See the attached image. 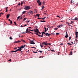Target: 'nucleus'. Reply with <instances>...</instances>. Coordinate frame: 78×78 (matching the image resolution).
Listing matches in <instances>:
<instances>
[{
  "mask_svg": "<svg viewBox=\"0 0 78 78\" xmlns=\"http://www.w3.org/2000/svg\"><path fill=\"white\" fill-rule=\"evenodd\" d=\"M23 2H21V5H22V4H23Z\"/></svg>",
  "mask_w": 78,
  "mask_h": 78,
  "instance_id": "58",
  "label": "nucleus"
},
{
  "mask_svg": "<svg viewBox=\"0 0 78 78\" xmlns=\"http://www.w3.org/2000/svg\"><path fill=\"white\" fill-rule=\"evenodd\" d=\"M20 5H21L20 3H19V4H18V6H20Z\"/></svg>",
  "mask_w": 78,
  "mask_h": 78,
  "instance_id": "45",
  "label": "nucleus"
},
{
  "mask_svg": "<svg viewBox=\"0 0 78 78\" xmlns=\"http://www.w3.org/2000/svg\"><path fill=\"white\" fill-rule=\"evenodd\" d=\"M43 32H42V33H41V34H42V35L41 36V37H43Z\"/></svg>",
  "mask_w": 78,
  "mask_h": 78,
  "instance_id": "37",
  "label": "nucleus"
},
{
  "mask_svg": "<svg viewBox=\"0 0 78 78\" xmlns=\"http://www.w3.org/2000/svg\"><path fill=\"white\" fill-rule=\"evenodd\" d=\"M46 26L47 27H48V28H50V26H49V25H47Z\"/></svg>",
  "mask_w": 78,
  "mask_h": 78,
  "instance_id": "18",
  "label": "nucleus"
},
{
  "mask_svg": "<svg viewBox=\"0 0 78 78\" xmlns=\"http://www.w3.org/2000/svg\"><path fill=\"white\" fill-rule=\"evenodd\" d=\"M17 48L16 47V48H14V49H15V50H16Z\"/></svg>",
  "mask_w": 78,
  "mask_h": 78,
  "instance_id": "47",
  "label": "nucleus"
},
{
  "mask_svg": "<svg viewBox=\"0 0 78 78\" xmlns=\"http://www.w3.org/2000/svg\"><path fill=\"white\" fill-rule=\"evenodd\" d=\"M28 29H29L28 27V28H27V29L26 30V32H23V34H26L27 33H28V31L29 30Z\"/></svg>",
  "mask_w": 78,
  "mask_h": 78,
  "instance_id": "9",
  "label": "nucleus"
},
{
  "mask_svg": "<svg viewBox=\"0 0 78 78\" xmlns=\"http://www.w3.org/2000/svg\"><path fill=\"white\" fill-rule=\"evenodd\" d=\"M38 19H42V18H37Z\"/></svg>",
  "mask_w": 78,
  "mask_h": 78,
  "instance_id": "53",
  "label": "nucleus"
},
{
  "mask_svg": "<svg viewBox=\"0 0 78 78\" xmlns=\"http://www.w3.org/2000/svg\"><path fill=\"white\" fill-rule=\"evenodd\" d=\"M9 16H10V14H7L6 15V17H7V19H8Z\"/></svg>",
  "mask_w": 78,
  "mask_h": 78,
  "instance_id": "11",
  "label": "nucleus"
},
{
  "mask_svg": "<svg viewBox=\"0 0 78 78\" xmlns=\"http://www.w3.org/2000/svg\"><path fill=\"white\" fill-rule=\"evenodd\" d=\"M30 9V6H25L24 8V9H26V10L27 9Z\"/></svg>",
  "mask_w": 78,
  "mask_h": 78,
  "instance_id": "3",
  "label": "nucleus"
},
{
  "mask_svg": "<svg viewBox=\"0 0 78 78\" xmlns=\"http://www.w3.org/2000/svg\"><path fill=\"white\" fill-rule=\"evenodd\" d=\"M37 3H38L39 6H41V5L42 4H41V2H40V0H37Z\"/></svg>",
  "mask_w": 78,
  "mask_h": 78,
  "instance_id": "2",
  "label": "nucleus"
},
{
  "mask_svg": "<svg viewBox=\"0 0 78 78\" xmlns=\"http://www.w3.org/2000/svg\"><path fill=\"white\" fill-rule=\"evenodd\" d=\"M71 3H73V0H72L71 1Z\"/></svg>",
  "mask_w": 78,
  "mask_h": 78,
  "instance_id": "59",
  "label": "nucleus"
},
{
  "mask_svg": "<svg viewBox=\"0 0 78 78\" xmlns=\"http://www.w3.org/2000/svg\"><path fill=\"white\" fill-rule=\"evenodd\" d=\"M44 8H45V6H44V5H42V9H41V10H42V9H44Z\"/></svg>",
  "mask_w": 78,
  "mask_h": 78,
  "instance_id": "16",
  "label": "nucleus"
},
{
  "mask_svg": "<svg viewBox=\"0 0 78 78\" xmlns=\"http://www.w3.org/2000/svg\"><path fill=\"white\" fill-rule=\"evenodd\" d=\"M14 23H15V25H16V26H17L16 23V22H14Z\"/></svg>",
  "mask_w": 78,
  "mask_h": 78,
  "instance_id": "41",
  "label": "nucleus"
},
{
  "mask_svg": "<svg viewBox=\"0 0 78 78\" xmlns=\"http://www.w3.org/2000/svg\"><path fill=\"white\" fill-rule=\"evenodd\" d=\"M34 11H36V12H37V9H35V10H34Z\"/></svg>",
  "mask_w": 78,
  "mask_h": 78,
  "instance_id": "51",
  "label": "nucleus"
},
{
  "mask_svg": "<svg viewBox=\"0 0 78 78\" xmlns=\"http://www.w3.org/2000/svg\"><path fill=\"white\" fill-rule=\"evenodd\" d=\"M59 34V33H56V34H57H57Z\"/></svg>",
  "mask_w": 78,
  "mask_h": 78,
  "instance_id": "54",
  "label": "nucleus"
},
{
  "mask_svg": "<svg viewBox=\"0 0 78 78\" xmlns=\"http://www.w3.org/2000/svg\"><path fill=\"white\" fill-rule=\"evenodd\" d=\"M35 48L36 49V47H32L31 48Z\"/></svg>",
  "mask_w": 78,
  "mask_h": 78,
  "instance_id": "57",
  "label": "nucleus"
},
{
  "mask_svg": "<svg viewBox=\"0 0 78 78\" xmlns=\"http://www.w3.org/2000/svg\"><path fill=\"white\" fill-rule=\"evenodd\" d=\"M43 33L44 34H45V35H45L46 33H45L44 32H43Z\"/></svg>",
  "mask_w": 78,
  "mask_h": 78,
  "instance_id": "42",
  "label": "nucleus"
},
{
  "mask_svg": "<svg viewBox=\"0 0 78 78\" xmlns=\"http://www.w3.org/2000/svg\"><path fill=\"white\" fill-rule=\"evenodd\" d=\"M26 46V45H24L23 46V47H22V48H24V47H25Z\"/></svg>",
  "mask_w": 78,
  "mask_h": 78,
  "instance_id": "31",
  "label": "nucleus"
},
{
  "mask_svg": "<svg viewBox=\"0 0 78 78\" xmlns=\"http://www.w3.org/2000/svg\"><path fill=\"white\" fill-rule=\"evenodd\" d=\"M75 40L76 41H77V42H78V40H77V38L76 39H75Z\"/></svg>",
  "mask_w": 78,
  "mask_h": 78,
  "instance_id": "44",
  "label": "nucleus"
},
{
  "mask_svg": "<svg viewBox=\"0 0 78 78\" xmlns=\"http://www.w3.org/2000/svg\"><path fill=\"white\" fill-rule=\"evenodd\" d=\"M42 22H46L45 21H44H44H42Z\"/></svg>",
  "mask_w": 78,
  "mask_h": 78,
  "instance_id": "61",
  "label": "nucleus"
},
{
  "mask_svg": "<svg viewBox=\"0 0 78 78\" xmlns=\"http://www.w3.org/2000/svg\"><path fill=\"white\" fill-rule=\"evenodd\" d=\"M34 31L36 32H37V30H34Z\"/></svg>",
  "mask_w": 78,
  "mask_h": 78,
  "instance_id": "60",
  "label": "nucleus"
},
{
  "mask_svg": "<svg viewBox=\"0 0 78 78\" xmlns=\"http://www.w3.org/2000/svg\"><path fill=\"white\" fill-rule=\"evenodd\" d=\"M37 30H36L37 32H37V33H39V31L38 29H37Z\"/></svg>",
  "mask_w": 78,
  "mask_h": 78,
  "instance_id": "14",
  "label": "nucleus"
},
{
  "mask_svg": "<svg viewBox=\"0 0 78 78\" xmlns=\"http://www.w3.org/2000/svg\"><path fill=\"white\" fill-rule=\"evenodd\" d=\"M43 5H45V2L44 1L43 2Z\"/></svg>",
  "mask_w": 78,
  "mask_h": 78,
  "instance_id": "35",
  "label": "nucleus"
},
{
  "mask_svg": "<svg viewBox=\"0 0 78 78\" xmlns=\"http://www.w3.org/2000/svg\"><path fill=\"white\" fill-rule=\"evenodd\" d=\"M63 45V44L62 43L61 44H60V45Z\"/></svg>",
  "mask_w": 78,
  "mask_h": 78,
  "instance_id": "50",
  "label": "nucleus"
},
{
  "mask_svg": "<svg viewBox=\"0 0 78 78\" xmlns=\"http://www.w3.org/2000/svg\"><path fill=\"white\" fill-rule=\"evenodd\" d=\"M26 12H27V11H23V12H22L23 14H25V13H26Z\"/></svg>",
  "mask_w": 78,
  "mask_h": 78,
  "instance_id": "15",
  "label": "nucleus"
},
{
  "mask_svg": "<svg viewBox=\"0 0 78 78\" xmlns=\"http://www.w3.org/2000/svg\"><path fill=\"white\" fill-rule=\"evenodd\" d=\"M27 26V24H25L24 26Z\"/></svg>",
  "mask_w": 78,
  "mask_h": 78,
  "instance_id": "64",
  "label": "nucleus"
},
{
  "mask_svg": "<svg viewBox=\"0 0 78 78\" xmlns=\"http://www.w3.org/2000/svg\"><path fill=\"white\" fill-rule=\"evenodd\" d=\"M36 16H37L38 17V18H39V17L40 16V14H36Z\"/></svg>",
  "mask_w": 78,
  "mask_h": 78,
  "instance_id": "17",
  "label": "nucleus"
},
{
  "mask_svg": "<svg viewBox=\"0 0 78 78\" xmlns=\"http://www.w3.org/2000/svg\"><path fill=\"white\" fill-rule=\"evenodd\" d=\"M30 44H35V42H30Z\"/></svg>",
  "mask_w": 78,
  "mask_h": 78,
  "instance_id": "20",
  "label": "nucleus"
},
{
  "mask_svg": "<svg viewBox=\"0 0 78 78\" xmlns=\"http://www.w3.org/2000/svg\"><path fill=\"white\" fill-rule=\"evenodd\" d=\"M31 31L33 32V31H34V30H31Z\"/></svg>",
  "mask_w": 78,
  "mask_h": 78,
  "instance_id": "63",
  "label": "nucleus"
},
{
  "mask_svg": "<svg viewBox=\"0 0 78 78\" xmlns=\"http://www.w3.org/2000/svg\"><path fill=\"white\" fill-rule=\"evenodd\" d=\"M67 34V31H66V36H65V37L66 38H67V37H68V36H69L68 34Z\"/></svg>",
  "mask_w": 78,
  "mask_h": 78,
  "instance_id": "6",
  "label": "nucleus"
},
{
  "mask_svg": "<svg viewBox=\"0 0 78 78\" xmlns=\"http://www.w3.org/2000/svg\"><path fill=\"white\" fill-rule=\"evenodd\" d=\"M28 13H30V14H33V12L32 11H30L29 12H28Z\"/></svg>",
  "mask_w": 78,
  "mask_h": 78,
  "instance_id": "8",
  "label": "nucleus"
},
{
  "mask_svg": "<svg viewBox=\"0 0 78 78\" xmlns=\"http://www.w3.org/2000/svg\"><path fill=\"white\" fill-rule=\"evenodd\" d=\"M44 32H46L47 31L48 29V28H47L46 29V27H44Z\"/></svg>",
  "mask_w": 78,
  "mask_h": 78,
  "instance_id": "7",
  "label": "nucleus"
},
{
  "mask_svg": "<svg viewBox=\"0 0 78 78\" xmlns=\"http://www.w3.org/2000/svg\"><path fill=\"white\" fill-rule=\"evenodd\" d=\"M21 42V41H18L17 42H15L16 43L17 42Z\"/></svg>",
  "mask_w": 78,
  "mask_h": 78,
  "instance_id": "22",
  "label": "nucleus"
},
{
  "mask_svg": "<svg viewBox=\"0 0 78 78\" xmlns=\"http://www.w3.org/2000/svg\"><path fill=\"white\" fill-rule=\"evenodd\" d=\"M29 31H30H30H31V30H30V29H29Z\"/></svg>",
  "mask_w": 78,
  "mask_h": 78,
  "instance_id": "62",
  "label": "nucleus"
},
{
  "mask_svg": "<svg viewBox=\"0 0 78 78\" xmlns=\"http://www.w3.org/2000/svg\"><path fill=\"white\" fill-rule=\"evenodd\" d=\"M68 45H72V44H70V43H67Z\"/></svg>",
  "mask_w": 78,
  "mask_h": 78,
  "instance_id": "36",
  "label": "nucleus"
},
{
  "mask_svg": "<svg viewBox=\"0 0 78 78\" xmlns=\"http://www.w3.org/2000/svg\"><path fill=\"white\" fill-rule=\"evenodd\" d=\"M35 34H37V35H38V36H41V35H39L38 34L37 32L35 33Z\"/></svg>",
  "mask_w": 78,
  "mask_h": 78,
  "instance_id": "13",
  "label": "nucleus"
},
{
  "mask_svg": "<svg viewBox=\"0 0 78 78\" xmlns=\"http://www.w3.org/2000/svg\"><path fill=\"white\" fill-rule=\"evenodd\" d=\"M62 26H63V24H60L59 26H58L57 27H58V28H60V27H62Z\"/></svg>",
  "mask_w": 78,
  "mask_h": 78,
  "instance_id": "5",
  "label": "nucleus"
},
{
  "mask_svg": "<svg viewBox=\"0 0 78 78\" xmlns=\"http://www.w3.org/2000/svg\"><path fill=\"white\" fill-rule=\"evenodd\" d=\"M51 34H48V33H46L45 35L46 36H50V35H51Z\"/></svg>",
  "mask_w": 78,
  "mask_h": 78,
  "instance_id": "10",
  "label": "nucleus"
},
{
  "mask_svg": "<svg viewBox=\"0 0 78 78\" xmlns=\"http://www.w3.org/2000/svg\"><path fill=\"white\" fill-rule=\"evenodd\" d=\"M2 15V13H0V17Z\"/></svg>",
  "mask_w": 78,
  "mask_h": 78,
  "instance_id": "49",
  "label": "nucleus"
},
{
  "mask_svg": "<svg viewBox=\"0 0 78 78\" xmlns=\"http://www.w3.org/2000/svg\"><path fill=\"white\" fill-rule=\"evenodd\" d=\"M75 34L76 35V37H77L78 36V32H76L75 33Z\"/></svg>",
  "mask_w": 78,
  "mask_h": 78,
  "instance_id": "12",
  "label": "nucleus"
},
{
  "mask_svg": "<svg viewBox=\"0 0 78 78\" xmlns=\"http://www.w3.org/2000/svg\"><path fill=\"white\" fill-rule=\"evenodd\" d=\"M12 21L11 20H10V24H12Z\"/></svg>",
  "mask_w": 78,
  "mask_h": 78,
  "instance_id": "39",
  "label": "nucleus"
},
{
  "mask_svg": "<svg viewBox=\"0 0 78 78\" xmlns=\"http://www.w3.org/2000/svg\"><path fill=\"white\" fill-rule=\"evenodd\" d=\"M78 20V18H77V17H76V18H75V20Z\"/></svg>",
  "mask_w": 78,
  "mask_h": 78,
  "instance_id": "24",
  "label": "nucleus"
},
{
  "mask_svg": "<svg viewBox=\"0 0 78 78\" xmlns=\"http://www.w3.org/2000/svg\"><path fill=\"white\" fill-rule=\"evenodd\" d=\"M22 41V42H25V41L24 40H23L22 39H21V41Z\"/></svg>",
  "mask_w": 78,
  "mask_h": 78,
  "instance_id": "23",
  "label": "nucleus"
},
{
  "mask_svg": "<svg viewBox=\"0 0 78 78\" xmlns=\"http://www.w3.org/2000/svg\"><path fill=\"white\" fill-rule=\"evenodd\" d=\"M22 47H23V45H22L21 47H19L18 49H17V50H16V51H11L12 52H16L17 51H21V53H22V50L23 48H22Z\"/></svg>",
  "mask_w": 78,
  "mask_h": 78,
  "instance_id": "1",
  "label": "nucleus"
},
{
  "mask_svg": "<svg viewBox=\"0 0 78 78\" xmlns=\"http://www.w3.org/2000/svg\"><path fill=\"white\" fill-rule=\"evenodd\" d=\"M9 38L10 39H12V37H10Z\"/></svg>",
  "mask_w": 78,
  "mask_h": 78,
  "instance_id": "38",
  "label": "nucleus"
},
{
  "mask_svg": "<svg viewBox=\"0 0 78 78\" xmlns=\"http://www.w3.org/2000/svg\"><path fill=\"white\" fill-rule=\"evenodd\" d=\"M39 52H41V53L42 52V51H39Z\"/></svg>",
  "mask_w": 78,
  "mask_h": 78,
  "instance_id": "52",
  "label": "nucleus"
},
{
  "mask_svg": "<svg viewBox=\"0 0 78 78\" xmlns=\"http://www.w3.org/2000/svg\"><path fill=\"white\" fill-rule=\"evenodd\" d=\"M51 51H53L54 52H55L54 50V49H53L52 50H51Z\"/></svg>",
  "mask_w": 78,
  "mask_h": 78,
  "instance_id": "29",
  "label": "nucleus"
},
{
  "mask_svg": "<svg viewBox=\"0 0 78 78\" xmlns=\"http://www.w3.org/2000/svg\"><path fill=\"white\" fill-rule=\"evenodd\" d=\"M21 16V18H20V19H22V16Z\"/></svg>",
  "mask_w": 78,
  "mask_h": 78,
  "instance_id": "55",
  "label": "nucleus"
},
{
  "mask_svg": "<svg viewBox=\"0 0 78 78\" xmlns=\"http://www.w3.org/2000/svg\"><path fill=\"white\" fill-rule=\"evenodd\" d=\"M26 46V45H24L23 46V47H22V48H24V47H25Z\"/></svg>",
  "mask_w": 78,
  "mask_h": 78,
  "instance_id": "32",
  "label": "nucleus"
},
{
  "mask_svg": "<svg viewBox=\"0 0 78 78\" xmlns=\"http://www.w3.org/2000/svg\"><path fill=\"white\" fill-rule=\"evenodd\" d=\"M20 16H19V17H17L18 20V19H19V18H20Z\"/></svg>",
  "mask_w": 78,
  "mask_h": 78,
  "instance_id": "46",
  "label": "nucleus"
},
{
  "mask_svg": "<svg viewBox=\"0 0 78 78\" xmlns=\"http://www.w3.org/2000/svg\"><path fill=\"white\" fill-rule=\"evenodd\" d=\"M67 23L68 24L69 26H70V23Z\"/></svg>",
  "mask_w": 78,
  "mask_h": 78,
  "instance_id": "34",
  "label": "nucleus"
},
{
  "mask_svg": "<svg viewBox=\"0 0 78 78\" xmlns=\"http://www.w3.org/2000/svg\"><path fill=\"white\" fill-rule=\"evenodd\" d=\"M73 21H71V23H70V24H73Z\"/></svg>",
  "mask_w": 78,
  "mask_h": 78,
  "instance_id": "43",
  "label": "nucleus"
},
{
  "mask_svg": "<svg viewBox=\"0 0 78 78\" xmlns=\"http://www.w3.org/2000/svg\"><path fill=\"white\" fill-rule=\"evenodd\" d=\"M8 7H6L5 8L6 9V11H5V12H7V11H8Z\"/></svg>",
  "mask_w": 78,
  "mask_h": 78,
  "instance_id": "19",
  "label": "nucleus"
},
{
  "mask_svg": "<svg viewBox=\"0 0 78 78\" xmlns=\"http://www.w3.org/2000/svg\"><path fill=\"white\" fill-rule=\"evenodd\" d=\"M34 40H30V42H34Z\"/></svg>",
  "mask_w": 78,
  "mask_h": 78,
  "instance_id": "25",
  "label": "nucleus"
},
{
  "mask_svg": "<svg viewBox=\"0 0 78 78\" xmlns=\"http://www.w3.org/2000/svg\"><path fill=\"white\" fill-rule=\"evenodd\" d=\"M32 33V32H30V31H29V30H28L27 31V33Z\"/></svg>",
  "mask_w": 78,
  "mask_h": 78,
  "instance_id": "28",
  "label": "nucleus"
},
{
  "mask_svg": "<svg viewBox=\"0 0 78 78\" xmlns=\"http://www.w3.org/2000/svg\"><path fill=\"white\" fill-rule=\"evenodd\" d=\"M41 44L42 45H48V44H47V41H46V42H43L41 43Z\"/></svg>",
  "mask_w": 78,
  "mask_h": 78,
  "instance_id": "4",
  "label": "nucleus"
},
{
  "mask_svg": "<svg viewBox=\"0 0 78 78\" xmlns=\"http://www.w3.org/2000/svg\"><path fill=\"white\" fill-rule=\"evenodd\" d=\"M71 39V36H70V37H69V41H70Z\"/></svg>",
  "mask_w": 78,
  "mask_h": 78,
  "instance_id": "40",
  "label": "nucleus"
},
{
  "mask_svg": "<svg viewBox=\"0 0 78 78\" xmlns=\"http://www.w3.org/2000/svg\"><path fill=\"white\" fill-rule=\"evenodd\" d=\"M33 52H34V53H37V52H35V51H33Z\"/></svg>",
  "mask_w": 78,
  "mask_h": 78,
  "instance_id": "48",
  "label": "nucleus"
},
{
  "mask_svg": "<svg viewBox=\"0 0 78 78\" xmlns=\"http://www.w3.org/2000/svg\"><path fill=\"white\" fill-rule=\"evenodd\" d=\"M58 28H57L56 27H55L54 29V30H57Z\"/></svg>",
  "mask_w": 78,
  "mask_h": 78,
  "instance_id": "27",
  "label": "nucleus"
},
{
  "mask_svg": "<svg viewBox=\"0 0 78 78\" xmlns=\"http://www.w3.org/2000/svg\"><path fill=\"white\" fill-rule=\"evenodd\" d=\"M9 61L10 62H11V59H10L9 60Z\"/></svg>",
  "mask_w": 78,
  "mask_h": 78,
  "instance_id": "56",
  "label": "nucleus"
},
{
  "mask_svg": "<svg viewBox=\"0 0 78 78\" xmlns=\"http://www.w3.org/2000/svg\"><path fill=\"white\" fill-rule=\"evenodd\" d=\"M72 53H73L72 52V51H71V52H70L69 55H72Z\"/></svg>",
  "mask_w": 78,
  "mask_h": 78,
  "instance_id": "21",
  "label": "nucleus"
},
{
  "mask_svg": "<svg viewBox=\"0 0 78 78\" xmlns=\"http://www.w3.org/2000/svg\"><path fill=\"white\" fill-rule=\"evenodd\" d=\"M27 19L26 18H25L23 20V21H25V20H26Z\"/></svg>",
  "mask_w": 78,
  "mask_h": 78,
  "instance_id": "33",
  "label": "nucleus"
},
{
  "mask_svg": "<svg viewBox=\"0 0 78 78\" xmlns=\"http://www.w3.org/2000/svg\"><path fill=\"white\" fill-rule=\"evenodd\" d=\"M40 46L41 47L43 48L44 47V45H42L40 44Z\"/></svg>",
  "mask_w": 78,
  "mask_h": 78,
  "instance_id": "26",
  "label": "nucleus"
},
{
  "mask_svg": "<svg viewBox=\"0 0 78 78\" xmlns=\"http://www.w3.org/2000/svg\"><path fill=\"white\" fill-rule=\"evenodd\" d=\"M46 17H44V18H42V20H44V19H45Z\"/></svg>",
  "mask_w": 78,
  "mask_h": 78,
  "instance_id": "30",
  "label": "nucleus"
}]
</instances>
